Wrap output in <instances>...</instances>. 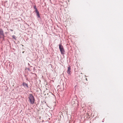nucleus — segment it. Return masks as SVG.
I'll use <instances>...</instances> for the list:
<instances>
[{"mask_svg": "<svg viewBox=\"0 0 123 123\" xmlns=\"http://www.w3.org/2000/svg\"><path fill=\"white\" fill-rule=\"evenodd\" d=\"M35 10V12H36V13H37V12H39L38 11V10H37V9H36Z\"/></svg>", "mask_w": 123, "mask_h": 123, "instance_id": "6e6552de", "label": "nucleus"}, {"mask_svg": "<svg viewBox=\"0 0 123 123\" xmlns=\"http://www.w3.org/2000/svg\"><path fill=\"white\" fill-rule=\"evenodd\" d=\"M86 80H87V79H86Z\"/></svg>", "mask_w": 123, "mask_h": 123, "instance_id": "9b49d317", "label": "nucleus"}, {"mask_svg": "<svg viewBox=\"0 0 123 123\" xmlns=\"http://www.w3.org/2000/svg\"><path fill=\"white\" fill-rule=\"evenodd\" d=\"M10 31H13V30H12V29H10Z\"/></svg>", "mask_w": 123, "mask_h": 123, "instance_id": "9d476101", "label": "nucleus"}, {"mask_svg": "<svg viewBox=\"0 0 123 123\" xmlns=\"http://www.w3.org/2000/svg\"><path fill=\"white\" fill-rule=\"evenodd\" d=\"M29 100L31 104H33L35 101V98L34 96L31 94L29 95Z\"/></svg>", "mask_w": 123, "mask_h": 123, "instance_id": "f257e3e1", "label": "nucleus"}, {"mask_svg": "<svg viewBox=\"0 0 123 123\" xmlns=\"http://www.w3.org/2000/svg\"><path fill=\"white\" fill-rule=\"evenodd\" d=\"M59 47L61 54L62 55L64 54L65 52V50L61 44H59Z\"/></svg>", "mask_w": 123, "mask_h": 123, "instance_id": "f03ea898", "label": "nucleus"}, {"mask_svg": "<svg viewBox=\"0 0 123 123\" xmlns=\"http://www.w3.org/2000/svg\"><path fill=\"white\" fill-rule=\"evenodd\" d=\"M4 36V34L3 30L1 29H0V38H1V36Z\"/></svg>", "mask_w": 123, "mask_h": 123, "instance_id": "7ed1b4c3", "label": "nucleus"}, {"mask_svg": "<svg viewBox=\"0 0 123 123\" xmlns=\"http://www.w3.org/2000/svg\"><path fill=\"white\" fill-rule=\"evenodd\" d=\"M70 67L69 66L68 67V69L67 71V73L68 74H70V72L71 70Z\"/></svg>", "mask_w": 123, "mask_h": 123, "instance_id": "39448f33", "label": "nucleus"}, {"mask_svg": "<svg viewBox=\"0 0 123 123\" xmlns=\"http://www.w3.org/2000/svg\"><path fill=\"white\" fill-rule=\"evenodd\" d=\"M12 37L13 38L15 39V36L13 35L12 36Z\"/></svg>", "mask_w": 123, "mask_h": 123, "instance_id": "0eeeda50", "label": "nucleus"}, {"mask_svg": "<svg viewBox=\"0 0 123 123\" xmlns=\"http://www.w3.org/2000/svg\"><path fill=\"white\" fill-rule=\"evenodd\" d=\"M23 86H24L25 88H27L28 87V85L25 82H23Z\"/></svg>", "mask_w": 123, "mask_h": 123, "instance_id": "20e7f679", "label": "nucleus"}, {"mask_svg": "<svg viewBox=\"0 0 123 123\" xmlns=\"http://www.w3.org/2000/svg\"><path fill=\"white\" fill-rule=\"evenodd\" d=\"M34 9L35 10L37 9V8L36 7V6H34Z\"/></svg>", "mask_w": 123, "mask_h": 123, "instance_id": "1a4fd4ad", "label": "nucleus"}, {"mask_svg": "<svg viewBox=\"0 0 123 123\" xmlns=\"http://www.w3.org/2000/svg\"><path fill=\"white\" fill-rule=\"evenodd\" d=\"M37 14V16L39 17H40V15H39V12H37V13H36Z\"/></svg>", "mask_w": 123, "mask_h": 123, "instance_id": "423d86ee", "label": "nucleus"}]
</instances>
